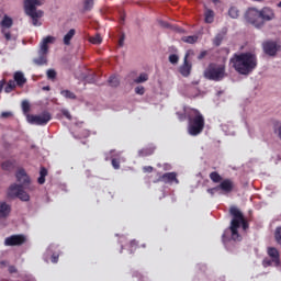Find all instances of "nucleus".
I'll return each mask as SVG.
<instances>
[{
	"instance_id": "obj_44",
	"label": "nucleus",
	"mask_w": 281,
	"mask_h": 281,
	"mask_svg": "<svg viewBox=\"0 0 281 281\" xmlns=\"http://www.w3.org/2000/svg\"><path fill=\"white\" fill-rule=\"evenodd\" d=\"M2 34L4 35L5 41H12V34L10 32L2 30Z\"/></svg>"
},
{
	"instance_id": "obj_22",
	"label": "nucleus",
	"mask_w": 281,
	"mask_h": 281,
	"mask_svg": "<svg viewBox=\"0 0 281 281\" xmlns=\"http://www.w3.org/2000/svg\"><path fill=\"white\" fill-rule=\"evenodd\" d=\"M76 36V30L71 29L68 33L64 36V45H71V38Z\"/></svg>"
},
{
	"instance_id": "obj_12",
	"label": "nucleus",
	"mask_w": 281,
	"mask_h": 281,
	"mask_svg": "<svg viewBox=\"0 0 281 281\" xmlns=\"http://www.w3.org/2000/svg\"><path fill=\"white\" fill-rule=\"evenodd\" d=\"M154 183H179V179H177V172H167L159 176Z\"/></svg>"
},
{
	"instance_id": "obj_1",
	"label": "nucleus",
	"mask_w": 281,
	"mask_h": 281,
	"mask_svg": "<svg viewBox=\"0 0 281 281\" xmlns=\"http://www.w3.org/2000/svg\"><path fill=\"white\" fill-rule=\"evenodd\" d=\"M229 63L239 76H249L258 67V56L254 52L235 53Z\"/></svg>"
},
{
	"instance_id": "obj_33",
	"label": "nucleus",
	"mask_w": 281,
	"mask_h": 281,
	"mask_svg": "<svg viewBox=\"0 0 281 281\" xmlns=\"http://www.w3.org/2000/svg\"><path fill=\"white\" fill-rule=\"evenodd\" d=\"M90 43H92V45H100V43H102V36H100V34H97L90 37Z\"/></svg>"
},
{
	"instance_id": "obj_48",
	"label": "nucleus",
	"mask_w": 281,
	"mask_h": 281,
	"mask_svg": "<svg viewBox=\"0 0 281 281\" xmlns=\"http://www.w3.org/2000/svg\"><path fill=\"white\" fill-rule=\"evenodd\" d=\"M58 258H59V256L58 255H52V257H50V261L54 263V265H56V262H58Z\"/></svg>"
},
{
	"instance_id": "obj_29",
	"label": "nucleus",
	"mask_w": 281,
	"mask_h": 281,
	"mask_svg": "<svg viewBox=\"0 0 281 281\" xmlns=\"http://www.w3.org/2000/svg\"><path fill=\"white\" fill-rule=\"evenodd\" d=\"M12 23H13V22H12L11 18L8 16V15H4V18L2 19L0 25H1V27L10 29V26L12 25Z\"/></svg>"
},
{
	"instance_id": "obj_36",
	"label": "nucleus",
	"mask_w": 281,
	"mask_h": 281,
	"mask_svg": "<svg viewBox=\"0 0 281 281\" xmlns=\"http://www.w3.org/2000/svg\"><path fill=\"white\" fill-rule=\"evenodd\" d=\"M169 63H171V65H177V63H179V55L177 54L169 55Z\"/></svg>"
},
{
	"instance_id": "obj_23",
	"label": "nucleus",
	"mask_w": 281,
	"mask_h": 281,
	"mask_svg": "<svg viewBox=\"0 0 281 281\" xmlns=\"http://www.w3.org/2000/svg\"><path fill=\"white\" fill-rule=\"evenodd\" d=\"M204 21L205 23H214V11H212L211 9H207L204 12Z\"/></svg>"
},
{
	"instance_id": "obj_8",
	"label": "nucleus",
	"mask_w": 281,
	"mask_h": 281,
	"mask_svg": "<svg viewBox=\"0 0 281 281\" xmlns=\"http://www.w3.org/2000/svg\"><path fill=\"white\" fill-rule=\"evenodd\" d=\"M52 120V113L44 111L38 115L29 114L27 115V122L30 124H36V126H46V124H49V121Z\"/></svg>"
},
{
	"instance_id": "obj_27",
	"label": "nucleus",
	"mask_w": 281,
	"mask_h": 281,
	"mask_svg": "<svg viewBox=\"0 0 281 281\" xmlns=\"http://www.w3.org/2000/svg\"><path fill=\"white\" fill-rule=\"evenodd\" d=\"M60 95L66 98L67 100H76V93L71 92L70 90H61Z\"/></svg>"
},
{
	"instance_id": "obj_32",
	"label": "nucleus",
	"mask_w": 281,
	"mask_h": 281,
	"mask_svg": "<svg viewBox=\"0 0 281 281\" xmlns=\"http://www.w3.org/2000/svg\"><path fill=\"white\" fill-rule=\"evenodd\" d=\"M109 85L110 87H120V79L115 76H111L109 78Z\"/></svg>"
},
{
	"instance_id": "obj_17",
	"label": "nucleus",
	"mask_w": 281,
	"mask_h": 281,
	"mask_svg": "<svg viewBox=\"0 0 281 281\" xmlns=\"http://www.w3.org/2000/svg\"><path fill=\"white\" fill-rule=\"evenodd\" d=\"M22 188H23V184H16V183L11 184L9 187L8 195L11 199L18 198L20 192H21V190H22Z\"/></svg>"
},
{
	"instance_id": "obj_49",
	"label": "nucleus",
	"mask_w": 281,
	"mask_h": 281,
	"mask_svg": "<svg viewBox=\"0 0 281 281\" xmlns=\"http://www.w3.org/2000/svg\"><path fill=\"white\" fill-rule=\"evenodd\" d=\"M148 155H150V153H148V150H146V149H142V150L139 151V157H146V156H148Z\"/></svg>"
},
{
	"instance_id": "obj_25",
	"label": "nucleus",
	"mask_w": 281,
	"mask_h": 281,
	"mask_svg": "<svg viewBox=\"0 0 281 281\" xmlns=\"http://www.w3.org/2000/svg\"><path fill=\"white\" fill-rule=\"evenodd\" d=\"M46 176H47V168L41 167L40 178L37 179V183H40V186H43V183H45Z\"/></svg>"
},
{
	"instance_id": "obj_31",
	"label": "nucleus",
	"mask_w": 281,
	"mask_h": 281,
	"mask_svg": "<svg viewBox=\"0 0 281 281\" xmlns=\"http://www.w3.org/2000/svg\"><path fill=\"white\" fill-rule=\"evenodd\" d=\"M16 199H20V201H30V194H27V192H25L22 188Z\"/></svg>"
},
{
	"instance_id": "obj_45",
	"label": "nucleus",
	"mask_w": 281,
	"mask_h": 281,
	"mask_svg": "<svg viewBox=\"0 0 281 281\" xmlns=\"http://www.w3.org/2000/svg\"><path fill=\"white\" fill-rule=\"evenodd\" d=\"M183 112H186V108L183 109ZM177 115H178L180 122H183V120H186V117H188V115H186V113L177 112Z\"/></svg>"
},
{
	"instance_id": "obj_13",
	"label": "nucleus",
	"mask_w": 281,
	"mask_h": 281,
	"mask_svg": "<svg viewBox=\"0 0 281 281\" xmlns=\"http://www.w3.org/2000/svg\"><path fill=\"white\" fill-rule=\"evenodd\" d=\"M16 181L21 183L20 186H30L31 180L30 176H27V172H25V169L20 168L15 173Z\"/></svg>"
},
{
	"instance_id": "obj_4",
	"label": "nucleus",
	"mask_w": 281,
	"mask_h": 281,
	"mask_svg": "<svg viewBox=\"0 0 281 281\" xmlns=\"http://www.w3.org/2000/svg\"><path fill=\"white\" fill-rule=\"evenodd\" d=\"M206 80H213V82H221L227 77L226 68L224 64L211 63L203 72Z\"/></svg>"
},
{
	"instance_id": "obj_6",
	"label": "nucleus",
	"mask_w": 281,
	"mask_h": 281,
	"mask_svg": "<svg viewBox=\"0 0 281 281\" xmlns=\"http://www.w3.org/2000/svg\"><path fill=\"white\" fill-rule=\"evenodd\" d=\"M36 5H43V0H24L25 14L33 19V25L43 16V11H36Z\"/></svg>"
},
{
	"instance_id": "obj_21",
	"label": "nucleus",
	"mask_w": 281,
	"mask_h": 281,
	"mask_svg": "<svg viewBox=\"0 0 281 281\" xmlns=\"http://www.w3.org/2000/svg\"><path fill=\"white\" fill-rule=\"evenodd\" d=\"M209 177L213 183H223L225 181L218 171H212Z\"/></svg>"
},
{
	"instance_id": "obj_39",
	"label": "nucleus",
	"mask_w": 281,
	"mask_h": 281,
	"mask_svg": "<svg viewBox=\"0 0 281 281\" xmlns=\"http://www.w3.org/2000/svg\"><path fill=\"white\" fill-rule=\"evenodd\" d=\"M273 265H276L273 262V259L265 258L263 261H262L263 267H273Z\"/></svg>"
},
{
	"instance_id": "obj_47",
	"label": "nucleus",
	"mask_w": 281,
	"mask_h": 281,
	"mask_svg": "<svg viewBox=\"0 0 281 281\" xmlns=\"http://www.w3.org/2000/svg\"><path fill=\"white\" fill-rule=\"evenodd\" d=\"M153 170H155V168H153V166H145V167H143V172L150 173V172H153Z\"/></svg>"
},
{
	"instance_id": "obj_57",
	"label": "nucleus",
	"mask_w": 281,
	"mask_h": 281,
	"mask_svg": "<svg viewBox=\"0 0 281 281\" xmlns=\"http://www.w3.org/2000/svg\"><path fill=\"white\" fill-rule=\"evenodd\" d=\"M24 281H36L34 278H32V277H26L25 279H24Z\"/></svg>"
},
{
	"instance_id": "obj_10",
	"label": "nucleus",
	"mask_w": 281,
	"mask_h": 281,
	"mask_svg": "<svg viewBox=\"0 0 281 281\" xmlns=\"http://www.w3.org/2000/svg\"><path fill=\"white\" fill-rule=\"evenodd\" d=\"M25 240V235H11L5 238L4 245L7 247H21V245H24Z\"/></svg>"
},
{
	"instance_id": "obj_28",
	"label": "nucleus",
	"mask_w": 281,
	"mask_h": 281,
	"mask_svg": "<svg viewBox=\"0 0 281 281\" xmlns=\"http://www.w3.org/2000/svg\"><path fill=\"white\" fill-rule=\"evenodd\" d=\"M228 15L231 19H238V16H240V11H238V8L236 7H231L228 10Z\"/></svg>"
},
{
	"instance_id": "obj_55",
	"label": "nucleus",
	"mask_w": 281,
	"mask_h": 281,
	"mask_svg": "<svg viewBox=\"0 0 281 281\" xmlns=\"http://www.w3.org/2000/svg\"><path fill=\"white\" fill-rule=\"evenodd\" d=\"M0 267L1 268L8 267V261H5V260L0 261Z\"/></svg>"
},
{
	"instance_id": "obj_5",
	"label": "nucleus",
	"mask_w": 281,
	"mask_h": 281,
	"mask_svg": "<svg viewBox=\"0 0 281 281\" xmlns=\"http://www.w3.org/2000/svg\"><path fill=\"white\" fill-rule=\"evenodd\" d=\"M56 37L48 35L40 43L38 57L33 59L34 65L43 67L47 65V54H49V44L54 43Z\"/></svg>"
},
{
	"instance_id": "obj_9",
	"label": "nucleus",
	"mask_w": 281,
	"mask_h": 281,
	"mask_svg": "<svg viewBox=\"0 0 281 281\" xmlns=\"http://www.w3.org/2000/svg\"><path fill=\"white\" fill-rule=\"evenodd\" d=\"M245 21L255 27H262V20L260 19V11L256 8H250L245 13Z\"/></svg>"
},
{
	"instance_id": "obj_56",
	"label": "nucleus",
	"mask_w": 281,
	"mask_h": 281,
	"mask_svg": "<svg viewBox=\"0 0 281 281\" xmlns=\"http://www.w3.org/2000/svg\"><path fill=\"white\" fill-rule=\"evenodd\" d=\"M160 25H161L162 27H170V25H168V23H166V22H164V21H160Z\"/></svg>"
},
{
	"instance_id": "obj_53",
	"label": "nucleus",
	"mask_w": 281,
	"mask_h": 281,
	"mask_svg": "<svg viewBox=\"0 0 281 281\" xmlns=\"http://www.w3.org/2000/svg\"><path fill=\"white\" fill-rule=\"evenodd\" d=\"M63 114L65 115V117H67V120H71V114L69 113V111H64Z\"/></svg>"
},
{
	"instance_id": "obj_35",
	"label": "nucleus",
	"mask_w": 281,
	"mask_h": 281,
	"mask_svg": "<svg viewBox=\"0 0 281 281\" xmlns=\"http://www.w3.org/2000/svg\"><path fill=\"white\" fill-rule=\"evenodd\" d=\"M46 76L48 78V80H56V70L54 69H48L47 72H46Z\"/></svg>"
},
{
	"instance_id": "obj_37",
	"label": "nucleus",
	"mask_w": 281,
	"mask_h": 281,
	"mask_svg": "<svg viewBox=\"0 0 281 281\" xmlns=\"http://www.w3.org/2000/svg\"><path fill=\"white\" fill-rule=\"evenodd\" d=\"M274 238H276L278 245H281V226L277 227L276 233H274Z\"/></svg>"
},
{
	"instance_id": "obj_15",
	"label": "nucleus",
	"mask_w": 281,
	"mask_h": 281,
	"mask_svg": "<svg viewBox=\"0 0 281 281\" xmlns=\"http://www.w3.org/2000/svg\"><path fill=\"white\" fill-rule=\"evenodd\" d=\"M190 54H186L184 56V60H183V65L180 66V74L181 76H183L184 78H188V76H190V72L192 71V64H190V61H188Z\"/></svg>"
},
{
	"instance_id": "obj_52",
	"label": "nucleus",
	"mask_w": 281,
	"mask_h": 281,
	"mask_svg": "<svg viewBox=\"0 0 281 281\" xmlns=\"http://www.w3.org/2000/svg\"><path fill=\"white\" fill-rule=\"evenodd\" d=\"M119 47H124V36H121L119 40Z\"/></svg>"
},
{
	"instance_id": "obj_30",
	"label": "nucleus",
	"mask_w": 281,
	"mask_h": 281,
	"mask_svg": "<svg viewBox=\"0 0 281 281\" xmlns=\"http://www.w3.org/2000/svg\"><path fill=\"white\" fill-rule=\"evenodd\" d=\"M13 89H16V82L14 80H9L4 88L5 93H12Z\"/></svg>"
},
{
	"instance_id": "obj_40",
	"label": "nucleus",
	"mask_w": 281,
	"mask_h": 281,
	"mask_svg": "<svg viewBox=\"0 0 281 281\" xmlns=\"http://www.w3.org/2000/svg\"><path fill=\"white\" fill-rule=\"evenodd\" d=\"M22 111L23 113H30V102L27 101L22 102Z\"/></svg>"
},
{
	"instance_id": "obj_50",
	"label": "nucleus",
	"mask_w": 281,
	"mask_h": 281,
	"mask_svg": "<svg viewBox=\"0 0 281 281\" xmlns=\"http://www.w3.org/2000/svg\"><path fill=\"white\" fill-rule=\"evenodd\" d=\"M19 270L15 266H9V273H16Z\"/></svg>"
},
{
	"instance_id": "obj_38",
	"label": "nucleus",
	"mask_w": 281,
	"mask_h": 281,
	"mask_svg": "<svg viewBox=\"0 0 281 281\" xmlns=\"http://www.w3.org/2000/svg\"><path fill=\"white\" fill-rule=\"evenodd\" d=\"M135 93L137 95H144V93H146V88H144V86H137L135 88Z\"/></svg>"
},
{
	"instance_id": "obj_3",
	"label": "nucleus",
	"mask_w": 281,
	"mask_h": 281,
	"mask_svg": "<svg viewBox=\"0 0 281 281\" xmlns=\"http://www.w3.org/2000/svg\"><path fill=\"white\" fill-rule=\"evenodd\" d=\"M229 214L231 216H233L229 226L232 238L233 240H240V234H238V229L240 228V225L244 231L249 229V223L245 218V215L243 214L240 209L236 206L229 207Z\"/></svg>"
},
{
	"instance_id": "obj_43",
	"label": "nucleus",
	"mask_w": 281,
	"mask_h": 281,
	"mask_svg": "<svg viewBox=\"0 0 281 281\" xmlns=\"http://www.w3.org/2000/svg\"><path fill=\"white\" fill-rule=\"evenodd\" d=\"M0 117H1L2 120H8V117H12V112H2V113L0 114Z\"/></svg>"
},
{
	"instance_id": "obj_34",
	"label": "nucleus",
	"mask_w": 281,
	"mask_h": 281,
	"mask_svg": "<svg viewBox=\"0 0 281 281\" xmlns=\"http://www.w3.org/2000/svg\"><path fill=\"white\" fill-rule=\"evenodd\" d=\"M83 9L86 11L92 10L93 9V0H85L83 1Z\"/></svg>"
},
{
	"instance_id": "obj_46",
	"label": "nucleus",
	"mask_w": 281,
	"mask_h": 281,
	"mask_svg": "<svg viewBox=\"0 0 281 281\" xmlns=\"http://www.w3.org/2000/svg\"><path fill=\"white\" fill-rule=\"evenodd\" d=\"M207 56V50H202L198 56V60H203Z\"/></svg>"
},
{
	"instance_id": "obj_7",
	"label": "nucleus",
	"mask_w": 281,
	"mask_h": 281,
	"mask_svg": "<svg viewBox=\"0 0 281 281\" xmlns=\"http://www.w3.org/2000/svg\"><path fill=\"white\" fill-rule=\"evenodd\" d=\"M234 188H236L234 180L226 178L216 187L207 189L206 192L211 194V196H214L216 192H222V194H229L234 192Z\"/></svg>"
},
{
	"instance_id": "obj_41",
	"label": "nucleus",
	"mask_w": 281,
	"mask_h": 281,
	"mask_svg": "<svg viewBox=\"0 0 281 281\" xmlns=\"http://www.w3.org/2000/svg\"><path fill=\"white\" fill-rule=\"evenodd\" d=\"M112 167L114 168V170H120V159L113 158L112 159Z\"/></svg>"
},
{
	"instance_id": "obj_24",
	"label": "nucleus",
	"mask_w": 281,
	"mask_h": 281,
	"mask_svg": "<svg viewBox=\"0 0 281 281\" xmlns=\"http://www.w3.org/2000/svg\"><path fill=\"white\" fill-rule=\"evenodd\" d=\"M199 41V36L196 35H189V36H183L182 42L183 43H189V45H194Z\"/></svg>"
},
{
	"instance_id": "obj_2",
	"label": "nucleus",
	"mask_w": 281,
	"mask_h": 281,
	"mask_svg": "<svg viewBox=\"0 0 281 281\" xmlns=\"http://www.w3.org/2000/svg\"><path fill=\"white\" fill-rule=\"evenodd\" d=\"M184 114L188 120V133L192 137L201 135L203 128H205V117L201 114V111L192 108H184Z\"/></svg>"
},
{
	"instance_id": "obj_19",
	"label": "nucleus",
	"mask_w": 281,
	"mask_h": 281,
	"mask_svg": "<svg viewBox=\"0 0 281 281\" xmlns=\"http://www.w3.org/2000/svg\"><path fill=\"white\" fill-rule=\"evenodd\" d=\"M13 78V81L16 82L18 87H23L25 82H27V79H25V75H23V72L21 71L14 72Z\"/></svg>"
},
{
	"instance_id": "obj_26",
	"label": "nucleus",
	"mask_w": 281,
	"mask_h": 281,
	"mask_svg": "<svg viewBox=\"0 0 281 281\" xmlns=\"http://www.w3.org/2000/svg\"><path fill=\"white\" fill-rule=\"evenodd\" d=\"M136 85H142V82H148V74L142 72L136 79H134Z\"/></svg>"
},
{
	"instance_id": "obj_18",
	"label": "nucleus",
	"mask_w": 281,
	"mask_h": 281,
	"mask_svg": "<svg viewBox=\"0 0 281 281\" xmlns=\"http://www.w3.org/2000/svg\"><path fill=\"white\" fill-rule=\"evenodd\" d=\"M10 212H12V207L10 204L5 202L0 203V218H5L7 216H10Z\"/></svg>"
},
{
	"instance_id": "obj_11",
	"label": "nucleus",
	"mask_w": 281,
	"mask_h": 281,
	"mask_svg": "<svg viewBox=\"0 0 281 281\" xmlns=\"http://www.w3.org/2000/svg\"><path fill=\"white\" fill-rule=\"evenodd\" d=\"M262 47L265 54H267L268 56H276V54H278V52H280L281 49V46L278 45V42L273 41L263 42Z\"/></svg>"
},
{
	"instance_id": "obj_14",
	"label": "nucleus",
	"mask_w": 281,
	"mask_h": 281,
	"mask_svg": "<svg viewBox=\"0 0 281 281\" xmlns=\"http://www.w3.org/2000/svg\"><path fill=\"white\" fill-rule=\"evenodd\" d=\"M259 14L262 21V25H265V21H273V19H276V13L271 8H268V7L259 11Z\"/></svg>"
},
{
	"instance_id": "obj_42",
	"label": "nucleus",
	"mask_w": 281,
	"mask_h": 281,
	"mask_svg": "<svg viewBox=\"0 0 281 281\" xmlns=\"http://www.w3.org/2000/svg\"><path fill=\"white\" fill-rule=\"evenodd\" d=\"M221 43H223V36L216 35V37L214 38V45H216L218 47V45H221Z\"/></svg>"
},
{
	"instance_id": "obj_58",
	"label": "nucleus",
	"mask_w": 281,
	"mask_h": 281,
	"mask_svg": "<svg viewBox=\"0 0 281 281\" xmlns=\"http://www.w3.org/2000/svg\"><path fill=\"white\" fill-rule=\"evenodd\" d=\"M137 245V241L136 240H132L131 241V247H135Z\"/></svg>"
},
{
	"instance_id": "obj_54",
	"label": "nucleus",
	"mask_w": 281,
	"mask_h": 281,
	"mask_svg": "<svg viewBox=\"0 0 281 281\" xmlns=\"http://www.w3.org/2000/svg\"><path fill=\"white\" fill-rule=\"evenodd\" d=\"M3 87H5V80L0 81V93L3 91Z\"/></svg>"
},
{
	"instance_id": "obj_16",
	"label": "nucleus",
	"mask_w": 281,
	"mask_h": 281,
	"mask_svg": "<svg viewBox=\"0 0 281 281\" xmlns=\"http://www.w3.org/2000/svg\"><path fill=\"white\" fill-rule=\"evenodd\" d=\"M268 256L272 259L274 267L280 265V251L276 247L268 248Z\"/></svg>"
},
{
	"instance_id": "obj_51",
	"label": "nucleus",
	"mask_w": 281,
	"mask_h": 281,
	"mask_svg": "<svg viewBox=\"0 0 281 281\" xmlns=\"http://www.w3.org/2000/svg\"><path fill=\"white\" fill-rule=\"evenodd\" d=\"M124 21H126V15L125 14H121V18L119 20L120 25H124Z\"/></svg>"
},
{
	"instance_id": "obj_20",
	"label": "nucleus",
	"mask_w": 281,
	"mask_h": 281,
	"mask_svg": "<svg viewBox=\"0 0 281 281\" xmlns=\"http://www.w3.org/2000/svg\"><path fill=\"white\" fill-rule=\"evenodd\" d=\"M2 170H5L7 172H12L14 168H16V160H7L2 162L1 165Z\"/></svg>"
}]
</instances>
